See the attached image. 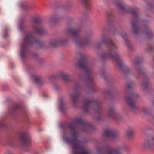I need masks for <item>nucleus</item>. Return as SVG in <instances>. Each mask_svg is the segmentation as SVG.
I'll return each instance as SVG.
<instances>
[{
  "label": "nucleus",
  "instance_id": "obj_1",
  "mask_svg": "<svg viewBox=\"0 0 154 154\" xmlns=\"http://www.w3.org/2000/svg\"><path fill=\"white\" fill-rule=\"evenodd\" d=\"M100 40L96 45L97 54L102 59H112L116 61L119 69L126 75L131 72L130 69L126 67L118 51L117 45L106 35L103 33L100 36Z\"/></svg>",
  "mask_w": 154,
  "mask_h": 154
},
{
  "label": "nucleus",
  "instance_id": "obj_2",
  "mask_svg": "<svg viewBox=\"0 0 154 154\" xmlns=\"http://www.w3.org/2000/svg\"><path fill=\"white\" fill-rule=\"evenodd\" d=\"M75 124H81V128L83 132H87L91 129V126L88 123L84 122L80 118H78L75 119L73 122L69 124L67 127L70 130V134L73 138L70 139L66 136H63V138L65 142L72 146L73 154H90L89 151L85 150L82 146V142L77 138L79 133L76 131V128L75 126Z\"/></svg>",
  "mask_w": 154,
  "mask_h": 154
},
{
  "label": "nucleus",
  "instance_id": "obj_3",
  "mask_svg": "<svg viewBox=\"0 0 154 154\" xmlns=\"http://www.w3.org/2000/svg\"><path fill=\"white\" fill-rule=\"evenodd\" d=\"M31 28V31L26 35L23 44L21 46L20 55L23 60L27 55L29 47L32 45L35 44L40 48H43L45 46L43 42H40L32 36L33 34L43 35L45 33L46 30L42 25L41 20L37 18H34Z\"/></svg>",
  "mask_w": 154,
  "mask_h": 154
},
{
  "label": "nucleus",
  "instance_id": "obj_4",
  "mask_svg": "<svg viewBox=\"0 0 154 154\" xmlns=\"http://www.w3.org/2000/svg\"><path fill=\"white\" fill-rule=\"evenodd\" d=\"M81 59L79 60L78 64V65L81 69L83 70L85 73L82 74L80 73L79 75V79L84 78L86 81L87 86L90 87H92L94 85V78L93 75L92 71L88 69L89 63L87 60L86 56L83 54L80 55Z\"/></svg>",
  "mask_w": 154,
  "mask_h": 154
},
{
  "label": "nucleus",
  "instance_id": "obj_5",
  "mask_svg": "<svg viewBox=\"0 0 154 154\" xmlns=\"http://www.w3.org/2000/svg\"><path fill=\"white\" fill-rule=\"evenodd\" d=\"M82 103L83 110L85 112H87L93 109L97 115H100L102 113L101 103L99 100L94 98H86L83 100Z\"/></svg>",
  "mask_w": 154,
  "mask_h": 154
},
{
  "label": "nucleus",
  "instance_id": "obj_6",
  "mask_svg": "<svg viewBox=\"0 0 154 154\" xmlns=\"http://www.w3.org/2000/svg\"><path fill=\"white\" fill-rule=\"evenodd\" d=\"M80 29L75 28H71L67 30V33L73 37V40L78 46L83 47L88 45L90 38L88 36L81 38L79 34Z\"/></svg>",
  "mask_w": 154,
  "mask_h": 154
},
{
  "label": "nucleus",
  "instance_id": "obj_7",
  "mask_svg": "<svg viewBox=\"0 0 154 154\" xmlns=\"http://www.w3.org/2000/svg\"><path fill=\"white\" fill-rule=\"evenodd\" d=\"M127 90L125 92V99L130 110L134 112L138 109V107L134 103V101L138 97L137 94L133 92H130L128 89L131 88L132 86V83L130 82L126 83Z\"/></svg>",
  "mask_w": 154,
  "mask_h": 154
},
{
  "label": "nucleus",
  "instance_id": "obj_8",
  "mask_svg": "<svg viewBox=\"0 0 154 154\" xmlns=\"http://www.w3.org/2000/svg\"><path fill=\"white\" fill-rule=\"evenodd\" d=\"M142 61L139 57L137 58L134 60V65L136 71L139 74L143 76V81L141 84L142 88L145 89H148L149 85V79L146 77L144 69L141 65Z\"/></svg>",
  "mask_w": 154,
  "mask_h": 154
},
{
  "label": "nucleus",
  "instance_id": "obj_9",
  "mask_svg": "<svg viewBox=\"0 0 154 154\" xmlns=\"http://www.w3.org/2000/svg\"><path fill=\"white\" fill-rule=\"evenodd\" d=\"M82 87L80 83L76 82L75 85L73 88L74 91L70 94V99L75 106H76L77 103L79 101V98L80 96V94L78 91Z\"/></svg>",
  "mask_w": 154,
  "mask_h": 154
},
{
  "label": "nucleus",
  "instance_id": "obj_10",
  "mask_svg": "<svg viewBox=\"0 0 154 154\" xmlns=\"http://www.w3.org/2000/svg\"><path fill=\"white\" fill-rule=\"evenodd\" d=\"M67 42V39L62 38L51 40L49 41L48 46L50 48H54L58 46L63 45Z\"/></svg>",
  "mask_w": 154,
  "mask_h": 154
},
{
  "label": "nucleus",
  "instance_id": "obj_11",
  "mask_svg": "<svg viewBox=\"0 0 154 154\" xmlns=\"http://www.w3.org/2000/svg\"><path fill=\"white\" fill-rule=\"evenodd\" d=\"M20 142L23 146H28L31 145V140L29 136L26 133H23L20 136Z\"/></svg>",
  "mask_w": 154,
  "mask_h": 154
},
{
  "label": "nucleus",
  "instance_id": "obj_12",
  "mask_svg": "<svg viewBox=\"0 0 154 154\" xmlns=\"http://www.w3.org/2000/svg\"><path fill=\"white\" fill-rule=\"evenodd\" d=\"M108 116L112 119L120 121L122 119V117L120 115L116 113L115 108L112 107H109L108 110Z\"/></svg>",
  "mask_w": 154,
  "mask_h": 154
},
{
  "label": "nucleus",
  "instance_id": "obj_13",
  "mask_svg": "<svg viewBox=\"0 0 154 154\" xmlns=\"http://www.w3.org/2000/svg\"><path fill=\"white\" fill-rule=\"evenodd\" d=\"M143 146L144 148L147 149H150L153 148L154 146V137L145 140Z\"/></svg>",
  "mask_w": 154,
  "mask_h": 154
},
{
  "label": "nucleus",
  "instance_id": "obj_14",
  "mask_svg": "<svg viewBox=\"0 0 154 154\" xmlns=\"http://www.w3.org/2000/svg\"><path fill=\"white\" fill-rule=\"evenodd\" d=\"M32 77L38 86H41L44 84L45 79L41 76L38 75H32Z\"/></svg>",
  "mask_w": 154,
  "mask_h": 154
},
{
  "label": "nucleus",
  "instance_id": "obj_15",
  "mask_svg": "<svg viewBox=\"0 0 154 154\" xmlns=\"http://www.w3.org/2000/svg\"><path fill=\"white\" fill-rule=\"evenodd\" d=\"M105 154H122L118 149L109 146L106 147Z\"/></svg>",
  "mask_w": 154,
  "mask_h": 154
},
{
  "label": "nucleus",
  "instance_id": "obj_16",
  "mask_svg": "<svg viewBox=\"0 0 154 154\" xmlns=\"http://www.w3.org/2000/svg\"><path fill=\"white\" fill-rule=\"evenodd\" d=\"M103 136L108 138L115 137L117 136L116 134L113 131L108 129L105 130Z\"/></svg>",
  "mask_w": 154,
  "mask_h": 154
},
{
  "label": "nucleus",
  "instance_id": "obj_17",
  "mask_svg": "<svg viewBox=\"0 0 154 154\" xmlns=\"http://www.w3.org/2000/svg\"><path fill=\"white\" fill-rule=\"evenodd\" d=\"M121 36L123 38L126 43V46L129 50L132 49V46L131 41L128 39L126 33H124L123 35L120 34Z\"/></svg>",
  "mask_w": 154,
  "mask_h": 154
},
{
  "label": "nucleus",
  "instance_id": "obj_18",
  "mask_svg": "<svg viewBox=\"0 0 154 154\" xmlns=\"http://www.w3.org/2000/svg\"><path fill=\"white\" fill-rule=\"evenodd\" d=\"M134 133V129L131 128H128L126 131V135L128 137H132Z\"/></svg>",
  "mask_w": 154,
  "mask_h": 154
},
{
  "label": "nucleus",
  "instance_id": "obj_19",
  "mask_svg": "<svg viewBox=\"0 0 154 154\" xmlns=\"http://www.w3.org/2000/svg\"><path fill=\"white\" fill-rule=\"evenodd\" d=\"M145 32L146 35L149 38H151L152 37V32L147 26H145Z\"/></svg>",
  "mask_w": 154,
  "mask_h": 154
},
{
  "label": "nucleus",
  "instance_id": "obj_20",
  "mask_svg": "<svg viewBox=\"0 0 154 154\" xmlns=\"http://www.w3.org/2000/svg\"><path fill=\"white\" fill-rule=\"evenodd\" d=\"M85 6L86 8L89 10L90 8V5L89 0H81Z\"/></svg>",
  "mask_w": 154,
  "mask_h": 154
},
{
  "label": "nucleus",
  "instance_id": "obj_21",
  "mask_svg": "<svg viewBox=\"0 0 154 154\" xmlns=\"http://www.w3.org/2000/svg\"><path fill=\"white\" fill-rule=\"evenodd\" d=\"M60 76L62 78L64 81L66 82L69 81V79L68 77L69 76V75L68 74L63 73L60 74Z\"/></svg>",
  "mask_w": 154,
  "mask_h": 154
},
{
  "label": "nucleus",
  "instance_id": "obj_22",
  "mask_svg": "<svg viewBox=\"0 0 154 154\" xmlns=\"http://www.w3.org/2000/svg\"><path fill=\"white\" fill-rule=\"evenodd\" d=\"M59 108L61 111H63L64 108V104L62 99H60L59 100Z\"/></svg>",
  "mask_w": 154,
  "mask_h": 154
},
{
  "label": "nucleus",
  "instance_id": "obj_23",
  "mask_svg": "<svg viewBox=\"0 0 154 154\" xmlns=\"http://www.w3.org/2000/svg\"><path fill=\"white\" fill-rule=\"evenodd\" d=\"M57 21V19L54 17H51L49 19V23L51 25H53Z\"/></svg>",
  "mask_w": 154,
  "mask_h": 154
},
{
  "label": "nucleus",
  "instance_id": "obj_24",
  "mask_svg": "<svg viewBox=\"0 0 154 154\" xmlns=\"http://www.w3.org/2000/svg\"><path fill=\"white\" fill-rule=\"evenodd\" d=\"M20 109V107L18 105H15L13 108L12 112L13 113H15L17 111L19 110Z\"/></svg>",
  "mask_w": 154,
  "mask_h": 154
},
{
  "label": "nucleus",
  "instance_id": "obj_25",
  "mask_svg": "<svg viewBox=\"0 0 154 154\" xmlns=\"http://www.w3.org/2000/svg\"><path fill=\"white\" fill-rule=\"evenodd\" d=\"M106 14L108 20L110 21L113 17L112 14L111 12L110 11L107 12Z\"/></svg>",
  "mask_w": 154,
  "mask_h": 154
},
{
  "label": "nucleus",
  "instance_id": "obj_26",
  "mask_svg": "<svg viewBox=\"0 0 154 154\" xmlns=\"http://www.w3.org/2000/svg\"><path fill=\"white\" fill-rule=\"evenodd\" d=\"M32 57L35 59H36L37 60L39 59L38 55L36 53H32Z\"/></svg>",
  "mask_w": 154,
  "mask_h": 154
},
{
  "label": "nucleus",
  "instance_id": "obj_27",
  "mask_svg": "<svg viewBox=\"0 0 154 154\" xmlns=\"http://www.w3.org/2000/svg\"><path fill=\"white\" fill-rule=\"evenodd\" d=\"M100 75L101 76L103 77L104 78L107 76V75L106 74L105 72L103 71H102L100 72Z\"/></svg>",
  "mask_w": 154,
  "mask_h": 154
},
{
  "label": "nucleus",
  "instance_id": "obj_28",
  "mask_svg": "<svg viewBox=\"0 0 154 154\" xmlns=\"http://www.w3.org/2000/svg\"><path fill=\"white\" fill-rule=\"evenodd\" d=\"M94 119L98 122L102 121L103 120L102 118L99 116H97L96 118H94Z\"/></svg>",
  "mask_w": 154,
  "mask_h": 154
},
{
  "label": "nucleus",
  "instance_id": "obj_29",
  "mask_svg": "<svg viewBox=\"0 0 154 154\" xmlns=\"http://www.w3.org/2000/svg\"><path fill=\"white\" fill-rule=\"evenodd\" d=\"M153 49V47L151 45L148 46L147 48V50L148 51H151Z\"/></svg>",
  "mask_w": 154,
  "mask_h": 154
},
{
  "label": "nucleus",
  "instance_id": "obj_30",
  "mask_svg": "<svg viewBox=\"0 0 154 154\" xmlns=\"http://www.w3.org/2000/svg\"><path fill=\"white\" fill-rule=\"evenodd\" d=\"M103 93L104 95H109L110 94V93L109 91H106L105 90H104L103 91Z\"/></svg>",
  "mask_w": 154,
  "mask_h": 154
},
{
  "label": "nucleus",
  "instance_id": "obj_31",
  "mask_svg": "<svg viewBox=\"0 0 154 154\" xmlns=\"http://www.w3.org/2000/svg\"><path fill=\"white\" fill-rule=\"evenodd\" d=\"M5 125V124L3 122V121L2 120L0 121V127H4Z\"/></svg>",
  "mask_w": 154,
  "mask_h": 154
},
{
  "label": "nucleus",
  "instance_id": "obj_32",
  "mask_svg": "<svg viewBox=\"0 0 154 154\" xmlns=\"http://www.w3.org/2000/svg\"><path fill=\"white\" fill-rule=\"evenodd\" d=\"M97 88L96 87L93 88L91 89V91L92 92H94L97 91Z\"/></svg>",
  "mask_w": 154,
  "mask_h": 154
},
{
  "label": "nucleus",
  "instance_id": "obj_33",
  "mask_svg": "<svg viewBox=\"0 0 154 154\" xmlns=\"http://www.w3.org/2000/svg\"><path fill=\"white\" fill-rule=\"evenodd\" d=\"M148 5L150 8H154V4L153 3H148Z\"/></svg>",
  "mask_w": 154,
  "mask_h": 154
},
{
  "label": "nucleus",
  "instance_id": "obj_34",
  "mask_svg": "<svg viewBox=\"0 0 154 154\" xmlns=\"http://www.w3.org/2000/svg\"><path fill=\"white\" fill-rule=\"evenodd\" d=\"M97 154H101V150L99 149H97Z\"/></svg>",
  "mask_w": 154,
  "mask_h": 154
},
{
  "label": "nucleus",
  "instance_id": "obj_35",
  "mask_svg": "<svg viewBox=\"0 0 154 154\" xmlns=\"http://www.w3.org/2000/svg\"><path fill=\"white\" fill-rule=\"evenodd\" d=\"M13 142V140H12V139H10L8 141V143H9L10 144H11V145L12 143Z\"/></svg>",
  "mask_w": 154,
  "mask_h": 154
},
{
  "label": "nucleus",
  "instance_id": "obj_36",
  "mask_svg": "<svg viewBox=\"0 0 154 154\" xmlns=\"http://www.w3.org/2000/svg\"><path fill=\"white\" fill-rule=\"evenodd\" d=\"M143 112L145 113H147V111L145 109H143L142 110Z\"/></svg>",
  "mask_w": 154,
  "mask_h": 154
},
{
  "label": "nucleus",
  "instance_id": "obj_37",
  "mask_svg": "<svg viewBox=\"0 0 154 154\" xmlns=\"http://www.w3.org/2000/svg\"><path fill=\"white\" fill-rule=\"evenodd\" d=\"M19 28H20V29L21 30H22L23 29V28H22V27L20 25L19 26Z\"/></svg>",
  "mask_w": 154,
  "mask_h": 154
},
{
  "label": "nucleus",
  "instance_id": "obj_38",
  "mask_svg": "<svg viewBox=\"0 0 154 154\" xmlns=\"http://www.w3.org/2000/svg\"><path fill=\"white\" fill-rule=\"evenodd\" d=\"M7 35H8V34L6 33L4 36L5 37H6Z\"/></svg>",
  "mask_w": 154,
  "mask_h": 154
},
{
  "label": "nucleus",
  "instance_id": "obj_39",
  "mask_svg": "<svg viewBox=\"0 0 154 154\" xmlns=\"http://www.w3.org/2000/svg\"><path fill=\"white\" fill-rule=\"evenodd\" d=\"M6 154H12L11 153L9 152V153H7Z\"/></svg>",
  "mask_w": 154,
  "mask_h": 154
},
{
  "label": "nucleus",
  "instance_id": "obj_40",
  "mask_svg": "<svg viewBox=\"0 0 154 154\" xmlns=\"http://www.w3.org/2000/svg\"><path fill=\"white\" fill-rule=\"evenodd\" d=\"M26 7H27V5H26Z\"/></svg>",
  "mask_w": 154,
  "mask_h": 154
}]
</instances>
